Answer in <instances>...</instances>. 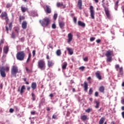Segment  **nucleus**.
I'll return each mask as SVG.
<instances>
[{"label":"nucleus","instance_id":"nucleus-1","mask_svg":"<svg viewBox=\"0 0 124 124\" xmlns=\"http://www.w3.org/2000/svg\"><path fill=\"white\" fill-rule=\"evenodd\" d=\"M51 19L47 17H45L43 19L39 20V23L44 28H46V27H48V26H49V25L51 24Z\"/></svg>","mask_w":124,"mask_h":124},{"label":"nucleus","instance_id":"nucleus-2","mask_svg":"<svg viewBox=\"0 0 124 124\" xmlns=\"http://www.w3.org/2000/svg\"><path fill=\"white\" fill-rule=\"evenodd\" d=\"M18 73H19L18 66L17 65L12 66L11 69V77L16 78Z\"/></svg>","mask_w":124,"mask_h":124},{"label":"nucleus","instance_id":"nucleus-3","mask_svg":"<svg viewBox=\"0 0 124 124\" xmlns=\"http://www.w3.org/2000/svg\"><path fill=\"white\" fill-rule=\"evenodd\" d=\"M25 53L24 51L18 52L16 54V60L19 61H23L25 57Z\"/></svg>","mask_w":124,"mask_h":124},{"label":"nucleus","instance_id":"nucleus-4","mask_svg":"<svg viewBox=\"0 0 124 124\" xmlns=\"http://www.w3.org/2000/svg\"><path fill=\"white\" fill-rule=\"evenodd\" d=\"M38 68L41 70H45L46 69V63L44 60L41 59L38 61Z\"/></svg>","mask_w":124,"mask_h":124},{"label":"nucleus","instance_id":"nucleus-5","mask_svg":"<svg viewBox=\"0 0 124 124\" xmlns=\"http://www.w3.org/2000/svg\"><path fill=\"white\" fill-rule=\"evenodd\" d=\"M0 74L2 78H5L6 77V74L5 73V69L4 67L1 66L0 67Z\"/></svg>","mask_w":124,"mask_h":124},{"label":"nucleus","instance_id":"nucleus-6","mask_svg":"<svg viewBox=\"0 0 124 124\" xmlns=\"http://www.w3.org/2000/svg\"><path fill=\"white\" fill-rule=\"evenodd\" d=\"M25 90H26L25 85H22L20 90V87L18 88V92H20V93L21 95H22L23 93L25 92Z\"/></svg>","mask_w":124,"mask_h":124},{"label":"nucleus","instance_id":"nucleus-7","mask_svg":"<svg viewBox=\"0 0 124 124\" xmlns=\"http://www.w3.org/2000/svg\"><path fill=\"white\" fill-rule=\"evenodd\" d=\"M73 39V35L71 33H69L68 34V43H70Z\"/></svg>","mask_w":124,"mask_h":124},{"label":"nucleus","instance_id":"nucleus-8","mask_svg":"<svg viewBox=\"0 0 124 124\" xmlns=\"http://www.w3.org/2000/svg\"><path fill=\"white\" fill-rule=\"evenodd\" d=\"M81 86H84V91L87 92L88 90V84L86 81L84 82V85L83 84H81Z\"/></svg>","mask_w":124,"mask_h":124},{"label":"nucleus","instance_id":"nucleus-9","mask_svg":"<svg viewBox=\"0 0 124 124\" xmlns=\"http://www.w3.org/2000/svg\"><path fill=\"white\" fill-rule=\"evenodd\" d=\"M95 75L96 76V77L97 78H98L99 80L102 79V77H101V75H100V71H97L95 73Z\"/></svg>","mask_w":124,"mask_h":124},{"label":"nucleus","instance_id":"nucleus-10","mask_svg":"<svg viewBox=\"0 0 124 124\" xmlns=\"http://www.w3.org/2000/svg\"><path fill=\"white\" fill-rule=\"evenodd\" d=\"M78 6L79 9H82V0H78Z\"/></svg>","mask_w":124,"mask_h":124},{"label":"nucleus","instance_id":"nucleus-11","mask_svg":"<svg viewBox=\"0 0 124 124\" xmlns=\"http://www.w3.org/2000/svg\"><path fill=\"white\" fill-rule=\"evenodd\" d=\"M113 55V51L111 50H108L107 51L106 53L105 54V56L107 57H109L110 56Z\"/></svg>","mask_w":124,"mask_h":124},{"label":"nucleus","instance_id":"nucleus-12","mask_svg":"<svg viewBox=\"0 0 124 124\" xmlns=\"http://www.w3.org/2000/svg\"><path fill=\"white\" fill-rule=\"evenodd\" d=\"M54 65V63L52 61L47 60V66L48 68L52 67Z\"/></svg>","mask_w":124,"mask_h":124},{"label":"nucleus","instance_id":"nucleus-13","mask_svg":"<svg viewBox=\"0 0 124 124\" xmlns=\"http://www.w3.org/2000/svg\"><path fill=\"white\" fill-rule=\"evenodd\" d=\"M59 25L60 28L62 29V30H63L64 29L65 23L63 21H59Z\"/></svg>","mask_w":124,"mask_h":124},{"label":"nucleus","instance_id":"nucleus-14","mask_svg":"<svg viewBox=\"0 0 124 124\" xmlns=\"http://www.w3.org/2000/svg\"><path fill=\"white\" fill-rule=\"evenodd\" d=\"M45 102H46L45 98H42L41 99V100H40V101L39 105V107L41 108V107L42 106H43V104L45 103Z\"/></svg>","mask_w":124,"mask_h":124},{"label":"nucleus","instance_id":"nucleus-15","mask_svg":"<svg viewBox=\"0 0 124 124\" xmlns=\"http://www.w3.org/2000/svg\"><path fill=\"white\" fill-rule=\"evenodd\" d=\"M9 50V47L8 46H5L3 47V52L5 54H7Z\"/></svg>","mask_w":124,"mask_h":124},{"label":"nucleus","instance_id":"nucleus-16","mask_svg":"<svg viewBox=\"0 0 124 124\" xmlns=\"http://www.w3.org/2000/svg\"><path fill=\"white\" fill-rule=\"evenodd\" d=\"M61 6H62L63 7L62 8L64 9L66 7V5H64L62 2L57 3V7H61Z\"/></svg>","mask_w":124,"mask_h":124},{"label":"nucleus","instance_id":"nucleus-17","mask_svg":"<svg viewBox=\"0 0 124 124\" xmlns=\"http://www.w3.org/2000/svg\"><path fill=\"white\" fill-rule=\"evenodd\" d=\"M90 10L91 16H94V10H93V6H90Z\"/></svg>","mask_w":124,"mask_h":124},{"label":"nucleus","instance_id":"nucleus-18","mask_svg":"<svg viewBox=\"0 0 124 124\" xmlns=\"http://www.w3.org/2000/svg\"><path fill=\"white\" fill-rule=\"evenodd\" d=\"M31 87L32 90H36V88H37V83H36V82H32L31 84Z\"/></svg>","mask_w":124,"mask_h":124},{"label":"nucleus","instance_id":"nucleus-19","mask_svg":"<svg viewBox=\"0 0 124 124\" xmlns=\"http://www.w3.org/2000/svg\"><path fill=\"white\" fill-rule=\"evenodd\" d=\"M22 28L23 30H26L27 28V21H24L22 23Z\"/></svg>","mask_w":124,"mask_h":124},{"label":"nucleus","instance_id":"nucleus-20","mask_svg":"<svg viewBox=\"0 0 124 124\" xmlns=\"http://www.w3.org/2000/svg\"><path fill=\"white\" fill-rule=\"evenodd\" d=\"M66 50L68 51V53L70 55H72L74 53V51L72 48H70V47H66Z\"/></svg>","mask_w":124,"mask_h":124},{"label":"nucleus","instance_id":"nucleus-21","mask_svg":"<svg viewBox=\"0 0 124 124\" xmlns=\"http://www.w3.org/2000/svg\"><path fill=\"white\" fill-rule=\"evenodd\" d=\"M105 121V118L104 117H102L99 121V124H103L104 123V124H107V123H106V122H105L104 123V122Z\"/></svg>","mask_w":124,"mask_h":124},{"label":"nucleus","instance_id":"nucleus-22","mask_svg":"<svg viewBox=\"0 0 124 124\" xmlns=\"http://www.w3.org/2000/svg\"><path fill=\"white\" fill-rule=\"evenodd\" d=\"M78 25L80 27H82V28H85V27H86L85 23L82 22L81 21H78Z\"/></svg>","mask_w":124,"mask_h":124},{"label":"nucleus","instance_id":"nucleus-23","mask_svg":"<svg viewBox=\"0 0 124 124\" xmlns=\"http://www.w3.org/2000/svg\"><path fill=\"white\" fill-rule=\"evenodd\" d=\"M67 65H68V63L66 62H64L62 65V69L63 70H66Z\"/></svg>","mask_w":124,"mask_h":124},{"label":"nucleus","instance_id":"nucleus-24","mask_svg":"<svg viewBox=\"0 0 124 124\" xmlns=\"http://www.w3.org/2000/svg\"><path fill=\"white\" fill-rule=\"evenodd\" d=\"M105 91V87L103 86H101L99 88V91L101 93H104Z\"/></svg>","mask_w":124,"mask_h":124},{"label":"nucleus","instance_id":"nucleus-25","mask_svg":"<svg viewBox=\"0 0 124 124\" xmlns=\"http://www.w3.org/2000/svg\"><path fill=\"white\" fill-rule=\"evenodd\" d=\"M46 12L48 14L51 13V9L49 6L46 5Z\"/></svg>","mask_w":124,"mask_h":124},{"label":"nucleus","instance_id":"nucleus-26","mask_svg":"<svg viewBox=\"0 0 124 124\" xmlns=\"http://www.w3.org/2000/svg\"><path fill=\"white\" fill-rule=\"evenodd\" d=\"M87 119H88V116L87 115H82L80 117V119L83 121H86Z\"/></svg>","mask_w":124,"mask_h":124},{"label":"nucleus","instance_id":"nucleus-27","mask_svg":"<svg viewBox=\"0 0 124 124\" xmlns=\"http://www.w3.org/2000/svg\"><path fill=\"white\" fill-rule=\"evenodd\" d=\"M56 54L57 55V56L58 57H60L62 55V51L61 49H58L56 51Z\"/></svg>","mask_w":124,"mask_h":124},{"label":"nucleus","instance_id":"nucleus-28","mask_svg":"<svg viewBox=\"0 0 124 124\" xmlns=\"http://www.w3.org/2000/svg\"><path fill=\"white\" fill-rule=\"evenodd\" d=\"M31 53H30L29 54L27 60L26 61V63H27L29 62L31 60Z\"/></svg>","mask_w":124,"mask_h":124},{"label":"nucleus","instance_id":"nucleus-29","mask_svg":"<svg viewBox=\"0 0 124 124\" xmlns=\"http://www.w3.org/2000/svg\"><path fill=\"white\" fill-rule=\"evenodd\" d=\"M21 10L22 12L24 13L25 12H26L27 11V8H26L25 7L21 6Z\"/></svg>","mask_w":124,"mask_h":124},{"label":"nucleus","instance_id":"nucleus-30","mask_svg":"<svg viewBox=\"0 0 124 124\" xmlns=\"http://www.w3.org/2000/svg\"><path fill=\"white\" fill-rule=\"evenodd\" d=\"M119 6V0H117L115 4V10H118V7Z\"/></svg>","mask_w":124,"mask_h":124},{"label":"nucleus","instance_id":"nucleus-31","mask_svg":"<svg viewBox=\"0 0 124 124\" xmlns=\"http://www.w3.org/2000/svg\"><path fill=\"white\" fill-rule=\"evenodd\" d=\"M94 103L96 104V106H95V108H99V104H100L99 102L97 101H95Z\"/></svg>","mask_w":124,"mask_h":124},{"label":"nucleus","instance_id":"nucleus-32","mask_svg":"<svg viewBox=\"0 0 124 124\" xmlns=\"http://www.w3.org/2000/svg\"><path fill=\"white\" fill-rule=\"evenodd\" d=\"M119 73L120 75H123L124 74L123 67H121L119 68Z\"/></svg>","mask_w":124,"mask_h":124},{"label":"nucleus","instance_id":"nucleus-33","mask_svg":"<svg viewBox=\"0 0 124 124\" xmlns=\"http://www.w3.org/2000/svg\"><path fill=\"white\" fill-rule=\"evenodd\" d=\"M32 100L34 101L36 100V95L34 93H31Z\"/></svg>","mask_w":124,"mask_h":124},{"label":"nucleus","instance_id":"nucleus-34","mask_svg":"<svg viewBox=\"0 0 124 124\" xmlns=\"http://www.w3.org/2000/svg\"><path fill=\"white\" fill-rule=\"evenodd\" d=\"M20 31V29L18 28H16L15 29V31H16V32L17 34V35H19V31Z\"/></svg>","mask_w":124,"mask_h":124},{"label":"nucleus","instance_id":"nucleus-35","mask_svg":"<svg viewBox=\"0 0 124 124\" xmlns=\"http://www.w3.org/2000/svg\"><path fill=\"white\" fill-rule=\"evenodd\" d=\"M1 18H4L6 22V23H8L9 18L7 16H1Z\"/></svg>","mask_w":124,"mask_h":124},{"label":"nucleus","instance_id":"nucleus-36","mask_svg":"<svg viewBox=\"0 0 124 124\" xmlns=\"http://www.w3.org/2000/svg\"><path fill=\"white\" fill-rule=\"evenodd\" d=\"M105 11L107 16H110V12L109 11V10H108V9H105Z\"/></svg>","mask_w":124,"mask_h":124},{"label":"nucleus","instance_id":"nucleus-37","mask_svg":"<svg viewBox=\"0 0 124 124\" xmlns=\"http://www.w3.org/2000/svg\"><path fill=\"white\" fill-rule=\"evenodd\" d=\"M12 28H13V23L12 22H10L9 24V31H12Z\"/></svg>","mask_w":124,"mask_h":124},{"label":"nucleus","instance_id":"nucleus-38","mask_svg":"<svg viewBox=\"0 0 124 124\" xmlns=\"http://www.w3.org/2000/svg\"><path fill=\"white\" fill-rule=\"evenodd\" d=\"M13 5L12 3H8L6 4V8H10V7H12Z\"/></svg>","mask_w":124,"mask_h":124},{"label":"nucleus","instance_id":"nucleus-39","mask_svg":"<svg viewBox=\"0 0 124 124\" xmlns=\"http://www.w3.org/2000/svg\"><path fill=\"white\" fill-rule=\"evenodd\" d=\"M92 111H93V109L91 108H89L85 110V112L88 113H90Z\"/></svg>","mask_w":124,"mask_h":124},{"label":"nucleus","instance_id":"nucleus-40","mask_svg":"<svg viewBox=\"0 0 124 124\" xmlns=\"http://www.w3.org/2000/svg\"><path fill=\"white\" fill-rule=\"evenodd\" d=\"M25 69L27 73H31L32 72V71L31 70L29 69L28 67H26Z\"/></svg>","mask_w":124,"mask_h":124},{"label":"nucleus","instance_id":"nucleus-41","mask_svg":"<svg viewBox=\"0 0 124 124\" xmlns=\"http://www.w3.org/2000/svg\"><path fill=\"white\" fill-rule=\"evenodd\" d=\"M85 69V67L84 66H82L79 67L78 70H81L82 71H84Z\"/></svg>","mask_w":124,"mask_h":124},{"label":"nucleus","instance_id":"nucleus-42","mask_svg":"<svg viewBox=\"0 0 124 124\" xmlns=\"http://www.w3.org/2000/svg\"><path fill=\"white\" fill-rule=\"evenodd\" d=\"M93 88H91L89 90V95H92L93 94Z\"/></svg>","mask_w":124,"mask_h":124},{"label":"nucleus","instance_id":"nucleus-43","mask_svg":"<svg viewBox=\"0 0 124 124\" xmlns=\"http://www.w3.org/2000/svg\"><path fill=\"white\" fill-rule=\"evenodd\" d=\"M11 37L12 39L16 38V35H15V32L14 31L12 32Z\"/></svg>","mask_w":124,"mask_h":124},{"label":"nucleus","instance_id":"nucleus-44","mask_svg":"<svg viewBox=\"0 0 124 124\" xmlns=\"http://www.w3.org/2000/svg\"><path fill=\"white\" fill-rule=\"evenodd\" d=\"M23 80L24 82H25V84H26V85H29V84H30L29 82L27 81V78H23Z\"/></svg>","mask_w":124,"mask_h":124},{"label":"nucleus","instance_id":"nucleus-45","mask_svg":"<svg viewBox=\"0 0 124 124\" xmlns=\"http://www.w3.org/2000/svg\"><path fill=\"white\" fill-rule=\"evenodd\" d=\"M112 61V57H108L107 59V62H111Z\"/></svg>","mask_w":124,"mask_h":124},{"label":"nucleus","instance_id":"nucleus-46","mask_svg":"<svg viewBox=\"0 0 124 124\" xmlns=\"http://www.w3.org/2000/svg\"><path fill=\"white\" fill-rule=\"evenodd\" d=\"M115 68L116 69V71H119V68H120V65L119 64H116L115 66Z\"/></svg>","mask_w":124,"mask_h":124},{"label":"nucleus","instance_id":"nucleus-47","mask_svg":"<svg viewBox=\"0 0 124 124\" xmlns=\"http://www.w3.org/2000/svg\"><path fill=\"white\" fill-rule=\"evenodd\" d=\"M1 16H7V14L5 12H3L1 13Z\"/></svg>","mask_w":124,"mask_h":124},{"label":"nucleus","instance_id":"nucleus-48","mask_svg":"<svg viewBox=\"0 0 124 124\" xmlns=\"http://www.w3.org/2000/svg\"><path fill=\"white\" fill-rule=\"evenodd\" d=\"M24 19H25V17L24 16H20L19 17V22H20V23H21L22 20H24Z\"/></svg>","mask_w":124,"mask_h":124},{"label":"nucleus","instance_id":"nucleus-49","mask_svg":"<svg viewBox=\"0 0 124 124\" xmlns=\"http://www.w3.org/2000/svg\"><path fill=\"white\" fill-rule=\"evenodd\" d=\"M52 29H55L57 28L56 25L55 24V23H54L52 25Z\"/></svg>","mask_w":124,"mask_h":124},{"label":"nucleus","instance_id":"nucleus-50","mask_svg":"<svg viewBox=\"0 0 124 124\" xmlns=\"http://www.w3.org/2000/svg\"><path fill=\"white\" fill-rule=\"evenodd\" d=\"M14 112V109L12 108H10L9 109V112L11 113H13Z\"/></svg>","mask_w":124,"mask_h":124},{"label":"nucleus","instance_id":"nucleus-51","mask_svg":"<svg viewBox=\"0 0 124 124\" xmlns=\"http://www.w3.org/2000/svg\"><path fill=\"white\" fill-rule=\"evenodd\" d=\"M95 40V37H91L90 38V41L92 42L94 41Z\"/></svg>","mask_w":124,"mask_h":124},{"label":"nucleus","instance_id":"nucleus-52","mask_svg":"<svg viewBox=\"0 0 124 124\" xmlns=\"http://www.w3.org/2000/svg\"><path fill=\"white\" fill-rule=\"evenodd\" d=\"M52 119H58L57 116L56 115H55V114L53 115Z\"/></svg>","mask_w":124,"mask_h":124},{"label":"nucleus","instance_id":"nucleus-53","mask_svg":"<svg viewBox=\"0 0 124 124\" xmlns=\"http://www.w3.org/2000/svg\"><path fill=\"white\" fill-rule=\"evenodd\" d=\"M35 55H36V50H33L32 51V56L35 57Z\"/></svg>","mask_w":124,"mask_h":124},{"label":"nucleus","instance_id":"nucleus-54","mask_svg":"<svg viewBox=\"0 0 124 124\" xmlns=\"http://www.w3.org/2000/svg\"><path fill=\"white\" fill-rule=\"evenodd\" d=\"M5 29H6V31H7V33L8 34L9 33V28L8 27V26H5Z\"/></svg>","mask_w":124,"mask_h":124},{"label":"nucleus","instance_id":"nucleus-55","mask_svg":"<svg viewBox=\"0 0 124 124\" xmlns=\"http://www.w3.org/2000/svg\"><path fill=\"white\" fill-rule=\"evenodd\" d=\"M46 59L47 60H50V57L49 56V55H46Z\"/></svg>","mask_w":124,"mask_h":124},{"label":"nucleus","instance_id":"nucleus-56","mask_svg":"<svg viewBox=\"0 0 124 124\" xmlns=\"http://www.w3.org/2000/svg\"><path fill=\"white\" fill-rule=\"evenodd\" d=\"M74 22L75 24H77V18L76 17H74Z\"/></svg>","mask_w":124,"mask_h":124},{"label":"nucleus","instance_id":"nucleus-57","mask_svg":"<svg viewBox=\"0 0 124 124\" xmlns=\"http://www.w3.org/2000/svg\"><path fill=\"white\" fill-rule=\"evenodd\" d=\"M84 61L85 62H88V57H86L83 59Z\"/></svg>","mask_w":124,"mask_h":124},{"label":"nucleus","instance_id":"nucleus-58","mask_svg":"<svg viewBox=\"0 0 124 124\" xmlns=\"http://www.w3.org/2000/svg\"><path fill=\"white\" fill-rule=\"evenodd\" d=\"M4 43L3 40L1 39L0 40V46H1Z\"/></svg>","mask_w":124,"mask_h":124},{"label":"nucleus","instance_id":"nucleus-59","mask_svg":"<svg viewBox=\"0 0 124 124\" xmlns=\"http://www.w3.org/2000/svg\"><path fill=\"white\" fill-rule=\"evenodd\" d=\"M96 42L97 43V44H99L100 43V42H101V40L97 39L96 40Z\"/></svg>","mask_w":124,"mask_h":124},{"label":"nucleus","instance_id":"nucleus-60","mask_svg":"<svg viewBox=\"0 0 124 124\" xmlns=\"http://www.w3.org/2000/svg\"><path fill=\"white\" fill-rule=\"evenodd\" d=\"M36 113V111H31V114L32 115H34Z\"/></svg>","mask_w":124,"mask_h":124},{"label":"nucleus","instance_id":"nucleus-61","mask_svg":"<svg viewBox=\"0 0 124 124\" xmlns=\"http://www.w3.org/2000/svg\"><path fill=\"white\" fill-rule=\"evenodd\" d=\"M20 40L21 42H24L25 41V37L21 38Z\"/></svg>","mask_w":124,"mask_h":124},{"label":"nucleus","instance_id":"nucleus-62","mask_svg":"<svg viewBox=\"0 0 124 124\" xmlns=\"http://www.w3.org/2000/svg\"><path fill=\"white\" fill-rule=\"evenodd\" d=\"M94 96L95 97H98V92H95L94 93Z\"/></svg>","mask_w":124,"mask_h":124},{"label":"nucleus","instance_id":"nucleus-63","mask_svg":"<svg viewBox=\"0 0 124 124\" xmlns=\"http://www.w3.org/2000/svg\"><path fill=\"white\" fill-rule=\"evenodd\" d=\"M5 70L6 71L8 72V71H10V68L9 67H6L5 68Z\"/></svg>","mask_w":124,"mask_h":124},{"label":"nucleus","instance_id":"nucleus-64","mask_svg":"<svg viewBox=\"0 0 124 124\" xmlns=\"http://www.w3.org/2000/svg\"><path fill=\"white\" fill-rule=\"evenodd\" d=\"M121 103L122 105H124V98L122 99V100H121Z\"/></svg>","mask_w":124,"mask_h":124}]
</instances>
